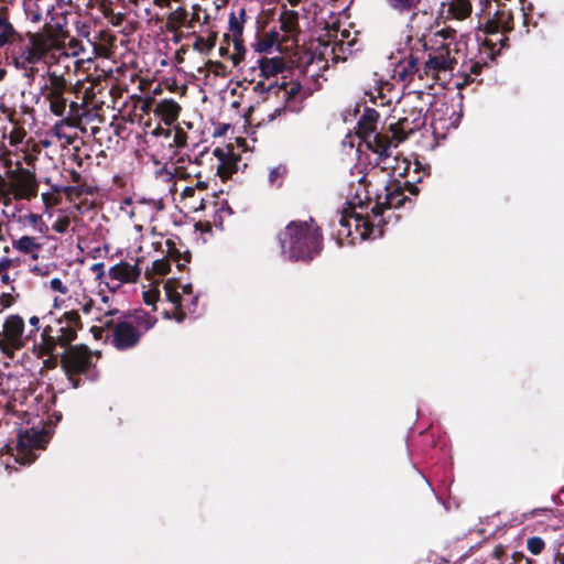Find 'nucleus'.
Instances as JSON below:
<instances>
[{
    "label": "nucleus",
    "mask_w": 564,
    "mask_h": 564,
    "mask_svg": "<svg viewBox=\"0 0 564 564\" xmlns=\"http://www.w3.org/2000/svg\"><path fill=\"white\" fill-rule=\"evenodd\" d=\"M64 194L69 198H79L84 194H90L91 191L86 185H70L63 188Z\"/></svg>",
    "instance_id": "a19ab883"
},
{
    "label": "nucleus",
    "mask_w": 564,
    "mask_h": 564,
    "mask_svg": "<svg viewBox=\"0 0 564 564\" xmlns=\"http://www.w3.org/2000/svg\"><path fill=\"white\" fill-rule=\"evenodd\" d=\"M544 546L545 543L543 539H541L540 536H532L527 542V547L533 555L540 554L543 551Z\"/></svg>",
    "instance_id": "a18cd8bd"
},
{
    "label": "nucleus",
    "mask_w": 564,
    "mask_h": 564,
    "mask_svg": "<svg viewBox=\"0 0 564 564\" xmlns=\"http://www.w3.org/2000/svg\"><path fill=\"white\" fill-rule=\"evenodd\" d=\"M394 143L389 134H376L372 147L369 144V150L378 154L377 165H380L383 171H390L393 176L405 177L411 162L405 158L400 159L399 155L392 156L391 148Z\"/></svg>",
    "instance_id": "1a4fd4ad"
},
{
    "label": "nucleus",
    "mask_w": 564,
    "mask_h": 564,
    "mask_svg": "<svg viewBox=\"0 0 564 564\" xmlns=\"http://www.w3.org/2000/svg\"><path fill=\"white\" fill-rule=\"evenodd\" d=\"M42 199H43V203L46 207H51L53 205H55L57 203V200L55 199V197L53 196V194H50V193H43L42 194Z\"/></svg>",
    "instance_id": "680f3d73"
},
{
    "label": "nucleus",
    "mask_w": 564,
    "mask_h": 564,
    "mask_svg": "<svg viewBox=\"0 0 564 564\" xmlns=\"http://www.w3.org/2000/svg\"><path fill=\"white\" fill-rule=\"evenodd\" d=\"M107 275L110 280L118 281V284L115 286H111L109 282H106L109 290L115 292L123 283H135L141 275V269L138 263L130 264L129 262L121 261L112 265Z\"/></svg>",
    "instance_id": "f3484780"
},
{
    "label": "nucleus",
    "mask_w": 564,
    "mask_h": 564,
    "mask_svg": "<svg viewBox=\"0 0 564 564\" xmlns=\"http://www.w3.org/2000/svg\"><path fill=\"white\" fill-rule=\"evenodd\" d=\"M70 66L65 65L64 69H59V65H50L47 78L41 91L46 101H48L50 111L56 117L66 115L68 98L66 97L72 89V80L69 79Z\"/></svg>",
    "instance_id": "0eeeda50"
},
{
    "label": "nucleus",
    "mask_w": 564,
    "mask_h": 564,
    "mask_svg": "<svg viewBox=\"0 0 564 564\" xmlns=\"http://www.w3.org/2000/svg\"><path fill=\"white\" fill-rule=\"evenodd\" d=\"M18 51L13 55V64L20 70L30 72L33 76L34 65L40 62L50 63L54 58V51L61 50L59 41L53 34L41 32H26L22 42H18Z\"/></svg>",
    "instance_id": "20e7f679"
},
{
    "label": "nucleus",
    "mask_w": 564,
    "mask_h": 564,
    "mask_svg": "<svg viewBox=\"0 0 564 564\" xmlns=\"http://www.w3.org/2000/svg\"><path fill=\"white\" fill-rule=\"evenodd\" d=\"M424 96L431 97L430 94L421 90L410 93L404 101L402 115L398 118L397 122L389 124V130L392 133L390 139L395 142L394 148L406 140L410 134L425 126L426 112L431 101L424 102Z\"/></svg>",
    "instance_id": "423d86ee"
},
{
    "label": "nucleus",
    "mask_w": 564,
    "mask_h": 564,
    "mask_svg": "<svg viewBox=\"0 0 564 564\" xmlns=\"http://www.w3.org/2000/svg\"><path fill=\"white\" fill-rule=\"evenodd\" d=\"M48 440V432L43 427L20 430L18 433L15 460L21 465L32 464L37 457L34 451L45 448Z\"/></svg>",
    "instance_id": "9b49d317"
},
{
    "label": "nucleus",
    "mask_w": 564,
    "mask_h": 564,
    "mask_svg": "<svg viewBox=\"0 0 564 564\" xmlns=\"http://www.w3.org/2000/svg\"><path fill=\"white\" fill-rule=\"evenodd\" d=\"M260 76L265 80H271L278 74L283 73L286 69V62L283 57H262L259 59Z\"/></svg>",
    "instance_id": "5701e85b"
},
{
    "label": "nucleus",
    "mask_w": 564,
    "mask_h": 564,
    "mask_svg": "<svg viewBox=\"0 0 564 564\" xmlns=\"http://www.w3.org/2000/svg\"><path fill=\"white\" fill-rule=\"evenodd\" d=\"M513 562L511 564H532V561L522 553L513 554Z\"/></svg>",
    "instance_id": "4d7b16f0"
},
{
    "label": "nucleus",
    "mask_w": 564,
    "mask_h": 564,
    "mask_svg": "<svg viewBox=\"0 0 564 564\" xmlns=\"http://www.w3.org/2000/svg\"><path fill=\"white\" fill-rule=\"evenodd\" d=\"M404 189L411 195L419 194V187L409 181H405L403 186L397 180L387 184L381 193L376 194V202L371 208L372 217L377 218L382 216L386 209L403 206L405 202L409 200L408 196L404 195Z\"/></svg>",
    "instance_id": "9d476101"
},
{
    "label": "nucleus",
    "mask_w": 564,
    "mask_h": 564,
    "mask_svg": "<svg viewBox=\"0 0 564 564\" xmlns=\"http://www.w3.org/2000/svg\"><path fill=\"white\" fill-rule=\"evenodd\" d=\"M247 19V11L243 7H240L236 11H231L229 14V31L232 37H241L243 33V24Z\"/></svg>",
    "instance_id": "bb28decb"
},
{
    "label": "nucleus",
    "mask_w": 564,
    "mask_h": 564,
    "mask_svg": "<svg viewBox=\"0 0 564 564\" xmlns=\"http://www.w3.org/2000/svg\"><path fill=\"white\" fill-rule=\"evenodd\" d=\"M501 32H511L513 30V15L510 10L505 7L496 11Z\"/></svg>",
    "instance_id": "c9c22d12"
},
{
    "label": "nucleus",
    "mask_w": 564,
    "mask_h": 564,
    "mask_svg": "<svg viewBox=\"0 0 564 564\" xmlns=\"http://www.w3.org/2000/svg\"><path fill=\"white\" fill-rule=\"evenodd\" d=\"M25 135V132L21 129H18L17 131H13L10 134V144H15L21 141L22 137Z\"/></svg>",
    "instance_id": "bf43d9fd"
},
{
    "label": "nucleus",
    "mask_w": 564,
    "mask_h": 564,
    "mask_svg": "<svg viewBox=\"0 0 564 564\" xmlns=\"http://www.w3.org/2000/svg\"><path fill=\"white\" fill-rule=\"evenodd\" d=\"M378 119L379 112L377 110L366 108L357 123V133L365 140L368 148L369 144L372 147L373 137L376 134H382L381 132H376Z\"/></svg>",
    "instance_id": "aec40b11"
},
{
    "label": "nucleus",
    "mask_w": 564,
    "mask_h": 564,
    "mask_svg": "<svg viewBox=\"0 0 564 564\" xmlns=\"http://www.w3.org/2000/svg\"><path fill=\"white\" fill-rule=\"evenodd\" d=\"M502 34L499 33L498 37L494 35H486V39L482 42V51L481 54L487 58L494 61L497 55H499V50H497L498 41H501Z\"/></svg>",
    "instance_id": "473e14b6"
},
{
    "label": "nucleus",
    "mask_w": 564,
    "mask_h": 564,
    "mask_svg": "<svg viewBox=\"0 0 564 564\" xmlns=\"http://www.w3.org/2000/svg\"><path fill=\"white\" fill-rule=\"evenodd\" d=\"M50 286L53 291L59 292L61 294H66L68 292L67 286L63 283L59 278H54L50 281Z\"/></svg>",
    "instance_id": "603ef678"
},
{
    "label": "nucleus",
    "mask_w": 564,
    "mask_h": 564,
    "mask_svg": "<svg viewBox=\"0 0 564 564\" xmlns=\"http://www.w3.org/2000/svg\"><path fill=\"white\" fill-rule=\"evenodd\" d=\"M187 141V134L186 132L181 128L176 127L173 132V143L176 148H183L186 145Z\"/></svg>",
    "instance_id": "49530a36"
},
{
    "label": "nucleus",
    "mask_w": 564,
    "mask_h": 564,
    "mask_svg": "<svg viewBox=\"0 0 564 564\" xmlns=\"http://www.w3.org/2000/svg\"><path fill=\"white\" fill-rule=\"evenodd\" d=\"M22 35L19 33L9 20V9L0 8V48L7 44H17L22 42Z\"/></svg>",
    "instance_id": "412c9836"
},
{
    "label": "nucleus",
    "mask_w": 564,
    "mask_h": 564,
    "mask_svg": "<svg viewBox=\"0 0 564 564\" xmlns=\"http://www.w3.org/2000/svg\"><path fill=\"white\" fill-rule=\"evenodd\" d=\"M192 10H193L192 15H191L192 21H198L199 22L200 21L202 7L199 4H194L192 7Z\"/></svg>",
    "instance_id": "338daca9"
},
{
    "label": "nucleus",
    "mask_w": 564,
    "mask_h": 564,
    "mask_svg": "<svg viewBox=\"0 0 564 564\" xmlns=\"http://www.w3.org/2000/svg\"><path fill=\"white\" fill-rule=\"evenodd\" d=\"M384 2L390 10L400 15L411 14L413 19L427 0H384Z\"/></svg>",
    "instance_id": "b1692460"
},
{
    "label": "nucleus",
    "mask_w": 564,
    "mask_h": 564,
    "mask_svg": "<svg viewBox=\"0 0 564 564\" xmlns=\"http://www.w3.org/2000/svg\"><path fill=\"white\" fill-rule=\"evenodd\" d=\"M13 248L20 252L31 254L33 259H37V252L41 249V243L36 241V238L30 236H23L18 240H13Z\"/></svg>",
    "instance_id": "cd10ccee"
},
{
    "label": "nucleus",
    "mask_w": 564,
    "mask_h": 564,
    "mask_svg": "<svg viewBox=\"0 0 564 564\" xmlns=\"http://www.w3.org/2000/svg\"><path fill=\"white\" fill-rule=\"evenodd\" d=\"M80 106L76 101H67L66 107V115L63 116V123H66L67 126L76 127L80 121Z\"/></svg>",
    "instance_id": "2f4dec72"
},
{
    "label": "nucleus",
    "mask_w": 564,
    "mask_h": 564,
    "mask_svg": "<svg viewBox=\"0 0 564 564\" xmlns=\"http://www.w3.org/2000/svg\"><path fill=\"white\" fill-rule=\"evenodd\" d=\"M29 330L26 332V338L31 340L32 346L39 344L37 333L43 329L41 321L37 316H31L29 318Z\"/></svg>",
    "instance_id": "4c0bfd02"
},
{
    "label": "nucleus",
    "mask_w": 564,
    "mask_h": 564,
    "mask_svg": "<svg viewBox=\"0 0 564 564\" xmlns=\"http://www.w3.org/2000/svg\"><path fill=\"white\" fill-rule=\"evenodd\" d=\"M159 296H160V292L158 290H155V289L148 290V291L143 292V302L147 305H152L153 311H156L155 303L159 300Z\"/></svg>",
    "instance_id": "3c124183"
},
{
    "label": "nucleus",
    "mask_w": 564,
    "mask_h": 564,
    "mask_svg": "<svg viewBox=\"0 0 564 564\" xmlns=\"http://www.w3.org/2000/svg\"><path fill=\"white\" fill-rule=\"evenodd\" d=\"M448 12L457 20H464L471 13V3L469 0H451Z\"/></svg>",
    "instance_id": "c756f323"
},
{
    "label": "nucleus",
    "mask_w": 564,
    "mask_h": 564,
    "mask_svg": "<svg viewBox=\"0 0 564 564\" xmlns=\"http://www.w3.org/2000/svg\"><path fill=\"white\" fill-rule=\"evenodd\" d=\"M350 221L351 218L349 217V213H347V209L345 207L339 216V228L337 229V235L340 238H350L351 241H354L355 237L352 236Z\"/></svg>",
    "instance_id": "f704fd0d"
},
{
    "label": "nucleus",
    "mask_w": 564,
    "mask_h": 564,
    "mask_svg": "<svg viewBox=\"0 0 564 564\" xmlns=\"http://www.w3.org/2000/svg\"><path fill=\"white\" fill-rule=\"evenodd\" d=\"M299 19V12L293 10H283L280 13V30L283 32V35H281V42H284L286 46L299 45V36L301 34Z\"/></svg>",
    "instance_id": "dca6fc26"
},
{
    "label": "nucleus",
    "mask_w": 564,
    "mask_h": 564,
    "mask_svg": "<svg viewBox=\"0 0 564 564\" xmlns=\"http://www.w3.org/2000/svg\"><path fill=\"white\" fill-rule=\"evenodd\" d=\"M101 351L91 350L87 345L77 344L63 349L59 354V367L74 389L83 383V378L95 380L96 362Z\"/></svg>",
    "instance_id": "39448f33"
},
{
    "label": "nucleus",
    "mask_w": 564,
    "mask_h": 564,
    "mask_svg": "<svg viewBox=\"0 0 564 564\" xmlns=\"http://www.w3.org/2000/svg\"><path fill=\"white\" fill-rule=\"evenodd\" d=\"M70 225V219L67 216L58 217L52 228L55 232L64 234L67 231L68 227Z\"/></svg>",
    "instance_id": "09e8293b"
},
{
    "label": "nucleus",
    "mask_w": 564,
    "mask_h": 564,
    "mask_svg": "<svg viewBox=\"0 0 564 564\" xmlns=\"http://www.w3.org/2000/svg\"><path fill=\"white\" fill-rule=\"evenodd\" d=\"M188 12L185 8H177L172 11L166 19V30L176 32L181 26L186 24Z\"/></svg>",
    "instance_id": "c85d7f7f"
},
{
    "label": "nucleus",
    "mask_w": 564,
    "mask_h": 564,
    "mask_svg": "<svg viewBox=\"0 0 564 564\" xmlns=\"http://www.w3.org/2000/svg\"><path fill=\"white\" fill-rule=\"evenodd\" d=\"M507 33H508V32H501V34H502V39H500L501 41H498V46H497V50H499V53H500L503 48L509 47V37L507 36Z\"/></svg>",
    "instance_id": "e2e57ef3"
},
{
    "label": "nucleus",
    "mask_w": 564,
    "mask_h": 564,
    "mask_svg": "<svg viewBox=\"0 0 564 564\" xmlns=\"http://www.w3.org/2000/svg\"><path fill=\"white\" fill-rule=\"evenodd\" d=\"M43 359V369L54 370L59 366V355L55 352L46 355Z\"/></svg>",
    "instance_id": "de8ad7c7"
},
{
    "label": "nucleus",
    "mask_w": 564,
    "mask_h": 564,
    "mask_svg": "<svg viewBox=\"0 0 564 564\" xmlns=\"http://www.w3.org/2000/svg\"><path fill=\"white\" fill-rule=\"evenodd\" d=\"M281 37L276 30L265 32L257 37L254 48L259 53H269L274 45L281 46Z\"/></svg>",
    "instance_id": "a878e982"
},
{
    "label": "nucleus",
    "mask_w": 564,
    "mask_h": 564,
    "mask_svg": "<svg viewBox=\"0 0 564 564\" xmlns=\"http://www.w3.org/2000/svg\"><path fill=\"white\" fill-rule=\"evenodd\" d=\"M347 213H349V217L355 223V229L357 234H359L361 239H367L375 236V224L371 220V216L369 214L364 215L362 213L356 212V206L348 203L347 204Z\"/></svg>",
    "instance_id": "4be33fe9"
},
{
    "label": "nucleus",
    "mask_w": 564,
    "mask_h": 564,
    "mask_svg": "<svg viewBox=\"0 0 564 564\" xmlns=\"http://www.w3.org/2000/svg\"><path fill=\"white\" fill-rule=\"evenodd\" d=\"M420 58L410 53L409 56L399 62L393 69V78L403 83H410L413 80L414 75H417L420 79H423V70L419 67Z\"/></svg>",
    "instance_id": "a211bd4d"
},
{
    "label": "nucleus",
    "mask_w": 564,
    "mask_h": 564,
    "mask_svg": "<svg viewBox=\"0 0 564 564\" xmlns=\"http://www.w3.org/2000/svg\"><path fill=\"white\" fill-rule=\"evenodd\" d=\"M487 57H481L478 61H470L468 66L469 74L479 75L484 67H487Z\"/></svg>",
    "instance_id": "8fccbe9b"
},
{
    "label": "nucleus",
    "mask_w": 564,
    "mask_h": 564,
    "mask_svg": "<svg viewBox=\"0 0 564 564\" xmlns=\"http://www.w3.org/2000/svg\"><path fill=\"white\" fill-rule=\"evenodd\" d=\"M234 53L230 55V59L232 61L235 66H238L239 63L243 59L246 54V48L243 45V39L241 37H232Z\"/></svg>",
    "instance_id": "e433bc0d"
},
{
    "label": "nucleus",
    "mask_w": 564,
    "mask_h": 564,
    "mask_svg": "<svg viewBox=\"0 0 564 564\" xmlns=\"http://www.w3.org/2000/svg\"><path fill=\"white\" fill-rule=\"evenodd\" d=\"M151 270L155 275H165L171 270V263L166 258L158 259L152 262Z\"/></svg>",
    "instance_id": "ea45409f"
},
{
    "label": "nucleus",
    "mask_w": 564,
    "mask_h": 564,
    "mask_svg": "<svg viewBox=\"0 0 564 564\" xmlns=\"http://www.w3.org/2000/svg\"><path fill=\"white\" fill-rule=\"evenodd\" d=\"M99 321L106 329L111 330V345L120 351L135 348L158 323V318L143 308L124 312L110 310Z\"/></svg>",
    "instance_id": "f257e3e1"
},
{
    "label": "nucleus",
    "mask_w": 564,
    "mask_h": 564,
    "mask_svg": "<svg viewBox=\"0 0 564 564\" xmlns=\"http://www.w3.org/2000/svg\"><path fill=\"white\" fill-rule=\"evenodd\" d=\"M281 88H283V86L279 85V82L276 79L268 82L263 78V80H259L254 84L253 91L260 96L273 94L276 97H279Z\"/></svg>",
    "instance_id": "7c9ffc66"
},
{
    "label": "nucleus",
    "mask_w": 564,
    "mask_h": 564,
    "mask_svg": "<svg viewBox=\"0 0 564 564\" xmlns=\"http://www.w3.org/2000/svg\"><path fill=\"white\" fill-rule=\"evenodd\" d=\"M31 343L26 338L25 322L19 314H10L6 317L2 330L0 332V350L1 352L13 359L18 350L23 349Z\"/></svg>",
    "instance_id": "6e6552de"
},
{
    "label": "nucleus",
    "mask_w": 564,
    "mask_h": 564,
    "mask_svg": "<svg viewBox=\"0 0 564 564\" xmlns=\"http://www.w3.org/2000/svg\"><path fill=\"white\" fill-rule=\"evenodd\" d=\"M90 270H91L93 273L96 274V279L99 280V281H101L106 276L105 264L102 262L94 263L90 267Z\"/></svg>",
    "instance_id": "5fc2aeb1"
},
{
    "label": "nucleus",
    "mask_w": 564,
    "mask_h": 564,
    "mask_svg": "<svg viewBox=\"0 0 564 564\" xmlns=\"http://www.w3.org/2000/svg\"><path fill=\"white\" fill-rule=\"evenodd\" d=\"M178 286L176 279H169L164 284L166 299L174 306L173 315L171 316L169 312H165L164 316L174 318L177 323H182L186 318V313L183 311V297L177 291Z\"/></svg>",
    "instance_id": "6ab92c4d"
},
{
    "label": "nucleus",
    "mask_w": 564,
    "mask_h": 564,
    "mask_svg": "<svg viewBox=\"0 0 564 564\" xmlns=\"http://www.w3.org/2000/svg\"><path fill=\"white\" fill-rule=\"evenodd\" d=\"M156 175L158 176H161V177H165L166 180H172L174 174L173 172H171L170 170H167L166 166H163L162 169H160L158 172H156Z\"/></svg>",
    "instance_id": "69168bd1"
},
{
    "label": "nucleus",
    "mask_w": 564,
    "mask_h": 564,
    "mask_svg": "<svg viewBox=\"0 0 564 564\" xmlns=\"http://www.w3.org/2000/svg\"><path fill=\"white\" fill-rule=\"evenodd\" d=\"M69 175H70V181L75 184V185H85L84 181H83V176L79 172L75 171V170H72L69 172Z\"/></svg>",
    "instance_id": "052dcab7"
},
{
    "label": "nucleus",
    "mask_w": 564,
    "mask_h": 564,
    "mask_svg": "<svg viewBox=\"0 0 564 564\" xmlns=\"http://www.w3.org/2000/svg\"><path fill=\"white\" fill-rule=\"evenodd\" d=\"M52 315L50 313V323L43 326L41 340L31 347V352L36 358H44L46 355L55 352L57 347L65 349L73 346L78 330L83 328L78 311H66L59 317H52Z\"/></svg>",
    "instance_id": "7ed1b4c3"
},
{
    "label": "nucleus",
    "mask_w": 564,
    "mask_h": 564,
    "mask_svg": "<svg viewBox=\"0 0 564 564\" xmlns=\"http://www.w3.org/2000/svg\"><path fill=\"white\" fill-rule=\"evenodd\" d=\"M24 220L36 228L40 224H42V216L39 214L30 213L24 216Z\"/></svg>",
    "instance_id": "6e6d98bb"
},
{
    "label": "nucleus",
    "mask_w": 564,
    "mask_h": 564,
    "mask_svg": "<svg viewBox=\"0 0 564 564\" xmlns=\"http://www.w3.org/2000/svg\"><path fill=\"white\" fill-rule=\"evenodd\" d=\"M142 109L152 110L155 117H158L166 126L174 123L178 119L182 110L178 102L174 99H162L156 102L152 97H149L144 100Z\"/></svg>",
    "instance_id": "4468645a"
},
{
    "label": "nucleus",
    "mask_w": 564,
    "mask_h": 564,
    "mask_svg": "<svg viewBox=\"0 0 564 564\" xmlns=\"http://www.w3.org/2000/svg\"><path fill=\"white\" fill-rule=\"evenodd\" d=\"M10 178L3 177L0 174V200H2L3 205L9 207L12 203L11 192H10Z\"/></svg>",
    "instance_id": "58836bf2"
},
{
    "label": "nucleus",
    "mask_w": 564,
    "mask_h": 564,
    "mask_svg": "<svg viewBox=\"0 0 564 564\" xmlns=\"http://www.w3.org/2000/svg\"><path fill=\"white\" fill-rule=\"evenodd\" d=\"M195 195V187L194 186H186L182 193L181 196L183 198L193 197Z\"/></svg>",
    "instance_id": "774afa93"
},
{
    "label": "nucleus",
    "mask_w": 564,
    "mask_h": 564,
    "mask_svg": "<svg viewBox=\"0 0 564 564\" xmlns=\"http://www.w3.org/2000/svg\"><path fill=\"white\" fill-rule=\"evenodd\" d=\"M12 265V260L8 257L0 259V273L6 272Z\"/></svg>",
    "instance_id": "0e129e2a"
},
{
    "label": "nucleus",
    "mask_w": 564,
    "mask_h": 564,
    "mask_svg": "<svg viewBox=\"0 0 564 564\" xmlns=\"http://www.w3.org/2000/svg\"><path fill=\"white\" fill-rule=\"evenodd\" d=\"M449 54V43H442L435 54H429V58L424 63L423 75L435 77L441 72L453 69L455 61Z\"/></svg>",
    "instance_id": "2eb2a0df"
},
{
    "label": "nucleus",
    "mask_w": 564,
    "mask_h": 564,
    "mask_svg": "<svg viewBox=\"0 0 564 564\" xmlns=\"http://www.w3.org/2000/svg\"><path fill=\"white\" fill-rule=\"evenodd\" d=\"M279 85L283 86V88L280 89V93L283 91L285 102L283 107L274 109V111L268 116L269 121H273L282 113H297L302 110L303 98H299V95L302 90V85L299 82L288 83L284 79L281 83H279Z\"/></svg>",
    "instance_id": "ddd939ff"
},
{
    "label": "nucleus",
    "mask_w": 564,
    "mask_h": 564,
    "mask_svg": "<svg viewBox=\"0 0 564 564\" xmlns=\"http://www.w3.org/2000/svg\"><path fill=\"white\" fill-rule=\"evenodd\" d=\"M206 68L208 72L213 73L215 76L225 77L227 75V66L219 61H207Z\"/></svg>",
    "instance_id": "c03bdc74"
},
{
    "label": "nucleus",
    "mask_w": 564,
    "mask_h": 564,
    "mask_svg": "<svg viewBox=\"0 0 564 564\" xmlns=\"http://www.w3.org/2000/svg\"><path fill=\"white\" fill-rule=\"evenodd\" d=\"M7 176L10 178L9 184L12 199L31 200L36 197L39 184L35 173L18 163L14 170L7 171Z\"/></svg>",
    "instance_id": "f8f14e48"
},
{
    "label": "nucleus",
    "mask_w": 564,
    "mask_h": 564,
    "mask_svg": "<svg viewBox=\"0 0 564 564\" xmlns=\"http://www.w3.org/2000/svg\"><path fill=\"white\" fill-rule=\"evenodd\" d=\"M165 246L167 248L166 259H169V261H174L177 269L180 271H184L186 269V263H189L192 259L191 252L188 250L181 251L173 239H167L165 241Z\"/></svg>",
    "instance_id": "393cba45"
},
{
    "label": "nucleus",
    "mask_w": 564,
    "mask_h": 564,
    "mask_svg": "<svg viewBox=\"0 0 564 564\" xmlns=\"http://www.w3.org/2000/svg\"><path fill=\"white\" fill-rule=\"evenodd\" d=\"M435 37H442L445 41H454L456 37V30L452 28H444L435 33Z\"/></svg>",
    "instance_id": "864d4df0"
},
{
    "label": "nucleus",
    "mask_w": 564,
    "mask_h": 564,
    "mask_svg": "<svg viewBox=\"0 0 564 564\" xmlns=\"http://www.w3.org/2000/svg\"><path fill=\"white\" fill-rule=\"evenodd\" d=\"M281 253L291 261L310 262L323 249V235L314 219L292 220L278 234Z\"/></svg>",
    "instance_id": "f03ea898"
},
{
    "label": "nucleus",
    "mask_w": 564,
    "mask_h": 564,
    "mask_svg": "<svg viewBox=\"0 0 564 564\" xmlns=\"http://www.w3.org/2000/svg\"><path fill=\"white\" fill-rule=\"evenodd\" d=\"M94 88H98V93H100L101 90V79H100V76L97 77V79L95 82H93V86L89 88V89H86L85 90V98H89L90 97V94L94 95Z\"/></svg>",
    "instance_id": "13d9d810"
},
{
    "label": "nucleus",
    "mask_w": 564,
    "mask_h": 564,
    "mask_svg": "<svg viewBox=\"0 0 564 564\" xmlns=\"http://www.w3.org/2000/svg\"><path fill=\"white\" fill-rule=\"evenodd\" d=\"M286 174V167L284 165H279L273 169H271L269 173V182L272 185L281 186L282 180L284 175Z\"/></svg>",
    "instance_id": "79ce46f5"
},
{
    "label": "nucleus",
    "mask_w": 564,
    "mask_h": 564,
    "mask_svg": "<svg viewBox=\"0 0 564 564\" xmlns=\"http://www.w3.org/2000/svg\"><path fill=\"white\" fill-rule=\"evenodd\" d=\"M484 32L486 35H494L495 37L499 36L501 33V29L499 26V22L497 20L496 14L492 18L488 19L484 24Z\"/></svg>",
    "instance_id": "37998d69"
},
{
    "label": "nucleus",
    "mask_w": 564,
    "mask_h": 564,
    "mask_svg": "<svg viewBox=\"0 0 564 564\" xmlns=\"http://www.w3.org/2000/svg\"><path fill=\"white\" fill-rule=\"evenodd\" d=\"M216 39V33H212L208 37L196 35L193 48L199 53L208 54L214 48Z\"/></svg>",
    "instance_id": "72a5a7b5"
}]
</instances>
